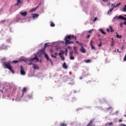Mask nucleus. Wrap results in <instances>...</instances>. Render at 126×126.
<instances>
[{
	"mask_svg": "<svg viewBox=\"0 0 126 126\" xmlns=\"http://www.w3.org/2000/svg\"><path fill=\"white\" fill-rule=\"evenodd\" d=\"M111 39L112 40V42H114V38H112Z\"/></svg>",
	"mask_w": 126,
	"mask_h": 126,
	"instance_id": "bf43d9fd",
	"label": "nucleus"
},
{
	"mask_svg": "<svg viewBox=\"0 0 126 126\" xmlns=\"http://www.w3.org/2000/svg\"><path fill=\"white\" fill-rule=\"evenodd\" d=\"M13 63H18V61L14 60L13 61Z\"/></svg>",
	"mask_w": 126,
	"mask_h": 126,
	"instance_id": "473e14b6",
	"label": "nucleus"
},
{
	"mask_svg": "<svg viewBox=\"0 0 126 126\" xmlns=\"http://www.w3.org/2000/svg\"><path fill=\"white\" fill-rule=\"evenodd\" d=\"M70 60H74V57H73V55H72V54H70Z\"/></svg>",
	"mask_w": 126,
	"mask_h": 126,
	"instance_id": "f3484780",
	"label": "nucleus"
},
{
	"mask_svg": "<svg viewBox=\"0 0 126 126\" xmlns=\"http://www.w3.org/2000/svg\"><path fill=\"white\" fill-rule=\"evenodd\" d=\"M21 69H20V73L21 75H25L26 74V72L24 70V68H23V66L22 65H20Z\"/></svg>",
	"mask_w": 126,
	"mask_h": 126,
	"instance_id": "20e7f679",
	"label": "nucleus"
},
{
	"mask_svg": "<svg viewBox=\"0 0 126 126\" xmlns=\"http://www.w3.org/2000/svg\"><path fill=\"white\" fill-rule=\"evenodd\" d=\"M96 20H97V18H95L94 21H96Z\"/></svg>",
	"mask_w": 126,
	"mask_h": 126,
	"instance_id": "603ef678",
	"label": "nucleus"
},
{
	"mask_svg": "<svg viewBox=\"0 0 126 126\" xmlns=\"http://www.w3.org/2000/svg\"><path fill=\"white\" fill-rule=\"evenodd\" d=\"M112 9H114V8H115V7H117L116 6V5H114V6H113L112 7H111Z\"/></svg>",
	"mask_w": 126,
	"mask_h": 126,
	"instance_id": "58836bf2",
	"label": "nucleus"
},
{
	"mask_svg": "<svg viewBox=\"0 0 126 126\" xmlns=\"http://www.w3.org/2000/svg\"><path fill=\"white\" fill-rule=\"evenodd\" d=\"M32 68H34V69H39V66L36 65L35 64H33Z\"/></svg>",
	"mask_w": 126,
	"mask_h": 126,
	"instance_id": "f8f14e48",
	"label": "nucleus"
},
{
	"mask_svg": "<svg viewBox=\"0 0 126 126\" xmlns=\"http://www.w3.org/2000/svg\"><path fill=\"white\" fill-rule=\"evenodd\" d=\"M31 64H32V65H33V64H34V63H29V65H31Z\"/></svg>",
	"mask_w": 126,
	"mask_h": 126,
	"instance_id": "c03bdc74",
	"label": "nucleus"
},
{
	"mask_svg": "<svg viewBox=\"0 0 126 126\" xmlns=\"http://www.w3.org/2000/svg\"><path fill=\"white\" fill-rule=\"evenodd\" d=\"M119 123H121V122H123V120H122V119H120L119 120Z\"/></svg>",
	"mask_w": 126,
	"mask_h": 126,
	"instance_id": "de8ad7c7",
	"label": "nucleus"
},
{
	"mask_svg": "<svg viewBox=\"0 0 126 126\" xmlns=\"http://www.w3.org/2000/svg\"><path fill=\"white\" fill-rule=\"evenodd\" d=\"M4 22H5V20H1V21L0 22V23H4Z\"/></svg>",
	"mask_w": 126,
	"mask_h": 126,
	"instance_id": "72a5a7b5",
	"label": "nucleus"
},
{
	"mask_svg": "<svg viewBox=\"0 0 126 126\" xmlns=\"http://www.w3.org/2000/svg\"><path fill=\"white\" fill-rule=\"evenodd\" d=\"M90 62H91L90 60H88L85 61V63H90Z\"/></svg>",
	"mask_w": 126,
	"mask_h": 126,
	"instance_id": "2f4dec72",
	"label": "nucleus"
},
{
	"mask_svg": "<svg viewBox=\"0 0 126 126\" xmlns=\"http://www.w3.org/2000/svg\"><path fill=\"white\" fill-rule=\"evenodd\" d=\"M124 116L126 117V115H124Z\"/></svg>",
	"mask_w": 126,
	"mask_h": 126,
	"instance_id": "338daca9",
	"label": "nucleus"
},
{
	"mask_svg": "<svg viewBox=\"0 0 126 126\" xmlns=\"http://www.w3.org/2000/svg\"><path fill=\"white\" fill-rule=\"evenodd\" d=\"M55 56H58V53H57V52H56V53H55Z\"/></svg>",
	"mask_w": 126,
	"mask_h": 126,
	"instance_id": "5fc2aeb1",
	"label": "nucleus"
},
{
	"mask_svg": "<svg viewBox=\"0 0 126 126\" xmlns=\"http://www.w3.org/2000/svg\"><path fill=\"white\" fill-rule=\"evenodd\" d=\"M109 28L111 30V32H114V30H113V28H112V26H110Z\"/></svg>",
	"mask_w": 126,
	"mask_h": 126,
	"instance_id": "bb28decb",
	"label": "nucleus"
},
{
	"mask_svg": "<svg viewBox=\"0 0 126 126\" xmlns=\"http://www.w3.org/2000/svg\"><path fill=\"white\" fill-rule=\"evenodd\" d=\"M17 2H18V3H22L21 0H17Z\"/></svg>",
	"mask_w": 126,
	"mask_h": 126,
	"instance_id": "cd10ccee",
	"label": "nucleus"
},
{
	"mask_svg": "<svg viewBox=\"0 0 126 126\" xmlns=\"http://www.w3.org/2000/svg\"><path fill=\"white\" fill-rule=\"evenodd\" d=\"M27 91V88H24L22 90V95H24V93Z\"/></svg>",
	"mask_w": 126,
	"mask_h": 126,
	"instance_id": "9b49d317",
	"label": "nucleus"
},
{
	"mask_svg": "<svg viewBox=\"0 0 126 126\" xmlns=\"http://www.w3.org/2000/svg\"><path fill=\"white\" fill-rule=\"evenodd\" d=\"M38 7V6H37L35 8H33L32 9H31L30 10V12H33V11H36V9H37V8Z\"/></svg>",
	"mask_w": 126,
	"mask_h": 126,
	"instance_id": "ddd939ff",
	"label": "nucleus"
},
{
	"mask_svg": "<svg viewBox=\"0 0 126 126\" xmlns=\"http://www.w3.org/2000/svg\"><path fill=\"white\" fill-rule=\"evenodd\" d=\"M20 14H21L22 16H26V15H27V12H20Z\"/></svg>",
	"mask_w": 126,
	"mask_h": 126,
	"instance_id": "1a4fd4ad",
	"label": "nucleus"
},
{
	"mask_svg": "<svg viewBox=\"0 0 126 126\" xmlns=\"http://www.w3.org/2000/svg\"><path fill=\"white\" fill-rule=\"evenodd\" d=\"M48 47V43H45L44 45V48H47Z\"/></svg>",
	"mask_w": 126,
	"mask_h": 126,
	"instance_id": "f704fd0d",
	"label": "nucleus"
},
{
	"mask_svg": "<svg viewBox=\"0 0 126 126\" xmlns=\"http://www.w3.org/2000/svg\"><path fill=\"white\" fill-rule=\"evenodd\" d=\"M72 53H73V52H70V55H71V54H72Z\"/></svg>",
	"mask_w": 126,
	"mask_h": 126,
	"instance_id": "e2e57ef3",
	"label": "nucleus"
},
{
	"mask_svg": "<svg viewBox=\"0 0 126 126\" xmlns=\"http://www.w3.org/2000/svg\"><path fill=\"white\" fill-rule=\"evenodd\" d=\"M123 8L126 9V5H125L124 7H123Z\"/></svg>",
	"mask_w": 126,
	"mask_h": 126,
	"instance_id": "6e6d98bb",
	"label": "nucleus"
},
{
	"mask_svg": "<svg viewBox=\"0 0 126 126\" xmlns=\"http://www.w3.org/2000/svg\"><path fill=\"white\" fill-rule=\"evenodd\" d=\"M121 126H126V125L125 124H121Z\"/></svg>",
	"mask_w": 126,
	"mask_h": 126,
	"instance_id": "4d7b16f0",
	"label": "nucleus"
},
{
	"mask_svg": "<svg viewBox=\"0 0 126 126\" xmlns=\"http://www.w3.org/2000/svg\"><path fill=\"white\" fill-rule=\"evenodd\" d=\"M67 52H68L67 49H65L64 53L66 56H67Z\"/></svg>",
	"mask_w": 126,
	"mask_h": 126,
	"instance_id": "393cba45",
	"label": "nucleus"
},
{
	"mask_svg": "<svg viewBox=\"0 0 126 126\" xmlns=\"http://www.w3.org/2000/svg\"><path fill=\"white\" fill-rule=\"evenodd\" d=\"M123 11H124V12H126V9L125 8H123Z\"/></svg>",
	"mask_w": 126,
	"mask_h": 126,
	"instance_id": "37998d69",
	"label": "nucleus"
},
{
	"mask_svg": "<svg viewBox=\"0 0 126 126\" xmlns=\"http://www.w3.org/2000/svg\"><path fill=\"white\" fill-rule=\"evenodd\" d=\"M113 10H114V9L112 8L111 9H110L107 12L108 14H110V12H112V11H113Z\"/></svg>",
	"mask_w": 126,
	"mask_h": 126,
	"instance_id": "4be33fe9",
	"label": "nucleus"
},
{
	"mask_svg": "<svg viewBox=\"0 0 126 126\" xmlns=\"http://www.w3.org/2000/svg\"><path fill=\"white\" fill-rule=\"evenodd\" d=\"M80 50L81 52L82 53H83V54H84V53H86V50L82 46V47H81Z\"/></svg>",
	"mask_w": 126,
	"mask_h": 126,
	"instance_id": "6e6552de",
	"label": "nucleus"
},
{
	"mask_svg": "<svg viewBox=\"0 0 126 126\" xmlns=\"http://www.w3.org/2000/svg\"><path fill=\"white\" fill-rule=\"evenodd\" d=\"M107 30L108 32H109V29H107Z\"/></svg>",
	"mask_w": 126,
	"mask_h": 126,
	"instance_id": "0e129e2a",
	"label": "nucleus"
},
{
	"mask_svg": "<svg viewBox=\"0 0 126 126\" xmlns=\"http://www.w3.org/2000/svg\"><path fill=\"white\" fill-rule=\"evenodd\" d=\"M32 18H35L36 17H38L39 16V14H32Z\"/></svg>",
	"mask_w": 126,
	"mask_h": 126,
	"instance_id": "2eb2a0df",
	"label": "nucleus"
},
{
	"mask_svg": "<svg viewBox=\"0 0 126 126\" xmlns=\"http://www.w3.org/2000/svg\"><path fill=\"white\" fill-rule=\"evenodd\" d=\"M51 57H52V58H54V59H57V56H55L53 55V54H52L51 55Z\"/></svg>",
	"mask_w": 126,
	"mask_h": 126,
	"instance_id": "c756f323",
	"label": "nucleus"
},
{
	"mask_svg": "<svg viewBox=\"0 0 126 126\" xmlns=\"http://www.w3.org/2000/svg\"><path fill=\"white\" fill-rule=\"evenodd\" d=\"M62 58V61H64V57H63V56H61Z\"/></svg>",
	"mask_w": 126,
	"mask_h": 126,
	"instance_id": "c9c22d12",
	"label": "nucleus"
},
{
	"mask_svg": "<svg viewBox=\"0 0 126 126\" xmlns=\"http://www.w3.org/2000/svg\"><path fill=\"white\" fill-rule=\"evenodd\" d=\"M108 0H102L103 1H104L105 2H107Z\"/></svg>",
	"mask_w": 126,
	"mask_h": 126,
	"instance_id": "49530a36",
	"label": "nucleus"
},
{
	"mask_svg": "<svg viewBox=\"0 0 126 126\" xmlns=\"http://www.w3.org/2000/svg\"><path fill=\"white\" fill-rule=\"evenodd\" d=\"M62 55H63V51L61 50L60 53H59V56H62Z\"/></svg>",
	"mask_w": 126,
	"mask_h": 126,
	"instance_id": "412c9836",
	"label": "nucleus"
},
{
	"mask_svg": "<svg viewBox=\"0 0 126 126\" xmlns=\"http://www.w3.org/2000/svg\"><path fill=\"white\" fill-rule=\"evenodd\" d=\"M90 46L92 48V50H96V49L95 48V47H94V46H93L92 44H90Z\"/></svg>",
	"mask_w": 126,
	"mask_h": 126,
	"instance_id": "aec40b11",
	"label": "nucleus"
},
{
	"mask_svg": "<svg viewBox=\"0 0 126 126\" xmlns=\"http://www.w3.org/2000/svg\"><path fill=\"white\" fill-rule=\"evenodd\" d=\"M114 5H115V4L112 3L111 4V7H112V6H114Z\"/></svg>",
	"mask_w": 126,
	"mask_h": 126,
	"instance_id": "09e8293b",
	"label": "nucleus"
},
{
	"mask_svg": "<svg viewBox=\"0 0 126 126\" xmlns=\"http://www.w3.org/2000/svg\"><path fill=\"white\" fill-rule=\"evenodd\" d=\"M125 16L126 17V15H125Z\"/></svg>",
	"mask_w": 126,
	"mask_h": 126,
	"instance_id": "774afa93",
	"label": "nucleus"
},
{
	"mask_svg": "<svg viewBox=\"0 0 126 126\" xmlns=\"http://www.w3.org/2000/svg\"><path fill=\"white\" fill-rule=\"evenodd\" d=\"M116 37L117 38H119V39H121L122 38V36L120 35H119V34H118V33L116 32Z\"/></svg>",
	"mask_w": 126,
	"mask_h": 126,
	"instance_id": "5701e85b",
	"label": "nucleus"
},
{
	"mask_svg": "<svg viewBox=\"0 0 126 126\" xmlns=\"http://www.w3.org/2000/svg\"><path fill=\"white\" fill-rule=\"evenodd\" d=\"M112 125H113V122H110V123H107L106 124V126H112Z\"/></svg>",
	"mask_w": 126,
	"mask_h": 126,
	"instance_id": "6ab92c4d",
	"label": "nucleus"
},
{
	"mask_svg": "<svg viewBox=\"0 0 126 126\" xmlns=\"http://www.w3.org/2000/svg\"><path fill=\"white\" fill-rule=\"evenodd\" d=\"M0 92H1L2 94L3 93V92L1 90H0Z\"/></svg>",
	"mask_w": 126,
	"mask_h": 126,
	"instance_id": "13d9d810",
	"label": "nucleus"
},
{
	"mask_svg": "<svg viewBox=\"0 0 126 126\" xmlns=\"http://www.w3.org/2000/svg\"><path fill=\"white\" fill-rule=\"evenodd\" d=\"M73 38L75 39V40H76V36H74L73 35H68L65 36V45H67V44H74L73 41H69V40Z\"/></svg>",
	"mask_w": 126,
	"mask_h": 126,
	"instance_id": "f257e3e1",
	"label": "nucleus"
},
{
	"mask_svg": "<svg viewBox=\"0 0 126 126\" xmlns=\"http://www.w3.org/2000/svg\"><path fill=\"white\" fill-rule=\"evenodd\" d=\"M19 4L20 3L17 2V3L15 4L14 5H17V6H18V5H19Z\"/></svg>",
	"mask_w": 126,
	"mask_h": 126,
	"instance_id": "e433bc0d",
	"label": "nucleus"
},
{
	"mask_svg": "<svg viewBox=\"0 0 126 126\" xmlns=\"http://www.w3.org/2000/svg\"><path fill=\"white\" fill-rule=\"evenodd\" d=\"M36 60V62H34V63H38V62H39V58H37V57H35L33 58H32L30 60V62H34V61Z\"/></svg>",
	"mask_w": 126,
	"mask_h": 126,
	"instance_id": "423d86ee",
	"label": "nucleus"
},
{
	"mask_svg": "<svg viewBox=\"0 0 126 126\" xmlns=\"http://www.w3.org/2000/svg\"><path fill=\"white\" fill-rule=\"evenodd\" d=\"M76 43H77V44H78V45H79V46H81V48H82V47H83V44H82V43H79V42H78V41H76Z\"/></svg>",
	"mask_w": 126,
	"mask_h": 126,
	"instance_id": "4468645a",
	"label": "nucleus"
},
{
	"mask_svg": "<svg viewBox=\"0 0 126 126\" xmlns=\"http://www.w3.org/2000/svg\"><path fill=\"white\" fill-rule=\"evenodd\" d=\"M120 26H121V27H123V23H121Z\"/></svg>",
	"mask_w": 126,
	"mask_h": 126,
	"instance_id": "8fccbe9b",
	"label": "nucleus"
},
{
	"mask_svg": "<svg viewBox=\"0 0 126 126\" xmlns=\"http://www.w3.org/2000/svg\"><path fill=\"white\" fill-rule=\"evenodd\" d=\"M76 125H77V126H80V123H78V122H77L76 123Z\"/></svg>",
	"mask_w": 126,
	"mask_h": 126,
	"instance_id": "79ce46f5",
	"label": "nucleus"
},
{
	"mask_svg": "<svg viewBox=\"0 0 126 126\" xmlns=\"http://www.w3.org/2000/svg\"><path fill=\"white\" fill-rule=\"evenodd\" d=\"M3 65L4 68H7L9 70H10L12 73H14V70L12 69V67L10 65V63L9 62H4L3 63Z\"/></svg>",
	"mask_w": 126,
	"mask_h": 126,
	"instance_id": "f03ea898",
	"label": "nucleus"
},
{
	"mask_svg": "<svg viewBox=\"0 0 126 126\" xmlns=\"http://www.w3.org/2000/svg\"><path fill=\"white\" fill-rule=\"evenodd\" d=\"M90 44H92V40L91 41Z\"/></svg>",
	"mask_w": 126,
	"mask_h": 126,
	"instance_id": "680f3d73",
	"label": "nucleus"
},
{
	"mask_svg": "<svg viewBox=\"0 0 126 126\" xmlns=\"http://www.w3.org/2000/svg\"><path fill=\"white\" fill-rule=\"evenodd\" d=\"M93 30H94L93 29H92V30L89 31H88V32H89V33H91L92 31H93Z\"/></svg>",
	"mask_w": 126,
	"mask_h": 126,
	"instance_id": "ea45409f",
	"label": "nucleus"
},
{
	"mask_svg": "<svg viewBox=\"0 0 126 126\" xmlns=\"http://www.w3.org/2000/svg\"><path fill=\"white\" fill-rule=\"evenodd\" d=\"M123 24H124V25H126V22H124L123 23Z\"/></svg>",
	"mask_w": 126,
	"mask_h": 126,
	"instance_id": "3c124183",
	"label": "nucleus"
},
{
	"mask_svg": "<svg viewBox=\"0 0 126 126\" xmlns=\"http://www.w3.org/2000/svg\"><path fill=\"white\" fill-rule=\"evenodd\" d=\"M90 37H91V35L90 34H89V35L87 36V38L88 39H89V38H90Z\"/></svg>",
	"mask_w": 126,
	"mask_h": 126,
	"instance_id": "4c0bfd02",
	"label": "nucleus"
},
{
	"mask_svg": "<svg viewBox=\"0 0 126 126\" xmlns=\"http://www.w3.org/2000/svg\"><path fill=\"white\" fill-rule=\"evenodd\" d=\"M94 121H95V119L93 118L91 120V122L87 125V126H93V123H94Z\"/></svg>",
	"mask_w": 126,
	"mask_h": 126,
	"instance_id": "0eeeda50",
	"label": "nucleus"
},
{
	"mask_svg": "<svg viewBox=\"0 0 126 126\" xmlns=\"http://www.w3.org/2000/svg\"><path fill=\"white\" fill-rule=\"evenodd\" d=\"M63 68H64L65 69H67V65H66V63L65 62H64L63 64Z\"/></svg>",
	"mask_w": 126,
	"mask_h": 126,
	"instance_id": "9d476101",
	"label": "nucleus"
},
{
	"mask_svg": "<svg viewBox=\"0 0 126 126\" xmlns=\"http://www.w3.org/2000/svg\"><path fill=\"white\" fill-rule=\"evenodd\" d=\"M60 126H67V125L66 124L62 123L60 124Z\"/></svg>",
	"mask_w": 126,
	"mask_h": 126,
	"instance_id": "b1692460",
	"label": "nucleus"
},
{
	"mask_svg": "<svg viewBox=\"0 0 126 126\" xmlns=\"http://www.w3.org/2000/svg\"><path fill=\"white\" fill-rule=\"evenodd\" d=\"M50 26L51 27H55V24H54L53 22H51Z\"/></svg>",
	"mask_w": 126,
	"mask_h": 126,
	"instance_id": "a878e982",
	"label": "nucleus"
},
{
	"mask_svg": "<svg viewBox=\"0 0 126 126\" xmlns=\"http://www.w3.org/2000/svg\"><path fill=\"white\" fill-rule=\"evenodd\" d=\"M80 79H82V77L80 78Z\"/></svg>",
	"mask_w": 126,
	"mask_h": 126,
	"instance_id": "69168bd1",
	"label": "nucleus"
},
{
	"mask_svg": "<svg viewBox=\"0 0 126 126\" xmlns=\"http://www.w3.org/2000/svg\"><path fill=\"white\" fill-rule=\"evenodd\" d=\"M122 4V3H119L117 4H116V7H118V6H120Z\"/></svg>",
	"mask_w": 126,
	"mask_h": 126,
	"instance_id": "7c9ffc66",
	"label": "nucleus"
},
{
	"mask_svg": "<svg viewBox=\"0 0 126 126\" xmlns=\"http://www.w3.org/2000/svg\"><path fill=\"white\" fill-rule=\"evenodd\" d=\"M67 48H68V49H69L70 50H71V46H68V47H67Z\"/></svg>",
	"mask_w": 126,
	"mask_h": 126,
	"instance_id": "a18cd8bd",
	"label": "nucleus"
},
{
	"mask_svg": "<svg viewBox=\"0 0 126 126\" xmlns=\"http://www.w3.org/2000/svg\"><path fill=\"white\" fill-rule=\"evenodd\" d=\"M114 19H122L123 20H125V21H126V18L124 17L122 15H120L118 17L116 16L114 18Z\"/></svg>",
	"mask_w": 126,
	"mask_h": 126,
	"instance_id": "39448f33",
	"label": "nucleus"
},
{
	"mask_svg": "<svg viewBox=\"0 0 126 126\" xmlns=\"http://www.w3.org/2000/svg\"><path fill=\"white\" fill-rule=\"evenodd\" d=\"M98 47H102V41L101 40L100 43L98 44Z\"/></svg>",
	"mask_w": 126,
	"mask_h": 126,
	"instance_id": "c85d7f7f",
	"label": "nucleus"
},
{
	"mask_svg": "<svg viewBox=\"0 0 126 126\" xmlns=\"http://www.w3.org/2000/svg\"><path fill=\"white\" fill-rule=\"evenodd\" d=\"M110 4H111V3L110 2L108 3V5H110Z\"/></svg>",
	"mask_w": 126,
	"mask_h": 126,
	"instance_id": "052dcab7",
	"label": "nucleus"
},
{
	"mask_svg": "<svg viewBox=\"0 0 126 126\" xmlns=\"http://www.w3.org/2000/svg\"><path fill=\"white\" fill-rule=\"evenodd\" d=\"M73 49H74V51L75 54H78V51H77V49L76 48V47L74 46Z\"/></svg>",
	"mask_w": 126,
	"mask_h": 126,
	"instance_id": "dca6fc26",
	"label": "nucleus"
},
{
	"mask_svg": "<svg viewBox=\"0 0 126 126\" xmlns=\"http://www.w3.org/2000/svg\"><path fill=\"white\" fill-rule=\"evenodd\" d=\"M111 46L112 47H113V46H114V41H112V44H111Z\"/></svg>",
	"mask_w": 126,
	"mask_h": 126,
	"instance_id": "a19ab883",
	"label": "nucleus"
},
{
	"mask_svg": "<svg viewBox=\"0 0 126 126\" xmlns=\"http://www.w3.org/2000/svg\"><path fill=\"white\" fill-rule=\"evenodd\" d=\"M69 84H71V85H73V84H74V83H69Z\"/></svg>",
	"mask_w": 126,
	"mask_h": 126,
	"instance_id": "864d4df0",
	"label": "nucleus"
},
{
	"mask_svg": "<svg viewBox=\"0 0 126 126\" xmlns=\"http://www.w3.org/2000/svg\"><path fill=\"white\" fill-rule=\"evenodd\" d=\"M41 52L42 53H43L44 55V58H45V59H46V60L47 61H49L51 63V64H53V62H52V60L50 59V58H49V56L48 55V54H47L46 53H45V50L44 49H42L41 50Z\"/></svg>",
	"mask_w": 126,
	"mask_h": 126,
	"instance_id": "7ed1b4c3",
	"label": "nucleus"
},
{
	"mask_svg": "<svg viewBox=\"0 0 126 126\" xmlns=\"http://www.w3.org/2000/svg\"><path fill=\"white\" fill-rule=\"evenodd\" d=\"M99 31H100V32H101V33H102V34L106 35V33L105 32H104V30H103L102 29H100Z\"/></svg>",
	"mask_w": 126,
	"mask_h": 126,
	"instance_id": "a211bd4d",
	"label": "nucleus"
}]
</instances>
